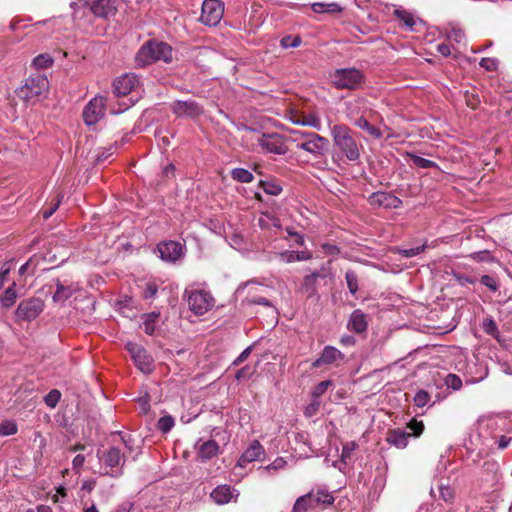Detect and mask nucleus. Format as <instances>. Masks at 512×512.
Wrapping results in <instances>:
<instances>
[{
	"instance_id": "8fccbe9b",
	"label": "nucleus",
	"mask_w": 512,
	"mask_h": 512,
	"mask_svg": "<svg viewBox=\"0 0 512 512\" xmlns=\"http://www.w3.org/2000/svg\"><path fill=\"white\" fill-rule=\"evenodd\" d=\"M61 398V393L57 389H52L44 398L45 404L50 407L54 408L58 404Z\"/></svg>"
},
{
	"instance_id": "6e6d98bb",
	"label": "nucleus",
	"mask_w": 512,
	"mask_h": 512,
	"mask_svg": "<svg viewBox=\"0 0 512 512\" xmlns=\"http://www.w3.org/2000/svg\"><path fill=\"white\" fill-rule=\"evenodd\" d=\"M480 281L484 286H486L488 289H490L493 292H496L499 288V285L493 276L483 275L481 277Z\"/></svg>"
},
{
	"instance_id": "c85d7f7f",
	"label": "nucleus",
	"mask_w": 512,
	"mask_h": 512,
	"mask_svg": "<svg viewBox=\"0 0 512 512\" xmlns=\"http://www.w3.org/2000/svg\"><path fill=\"white\" fill-rule=\"evenodd\" d=\"M280 258L286 263H293L299 261H307L312 258V254L308 251H283L280 253Z\"/></svg>"
},
{
	"instance_id": "2f4dec72",
	"label": "nucleus",
	"mask_w": 512,
	"mask_h": 512,
	"mask_svg": "<svg viewBox=\"0 0 512 512\" xmlns=\"http://www.w3.org/2000/svg\"><path fill=\"white\" fill-rule=\"evenodd\" d=\"M396 17L410 30H414V26L417 23V19L414 15L406 10H395Z\"/></svg>"
},
{
	"instance_id": "2eb2a0df",
	"label": "nucleus",
	"mask_w": 512,
	"mask_h": 512,
	"mask_svg": "<svg viewBox=\"0 0 512 512\" xmlns=\"http://www.w3.org/2000/svg\"><path fill=\"white\" fill-rule=\"evenodd\" d=\"M171 110L178 117L195 118L203 113V107L194 100H176L171 104Z\"/></svg>"
},
{
	"instance_id": "5701e85b",
	"label": "nucleus",
	"mask_w": 512,
	"mask_h": 512,
	"mask_svg": "<svg viewBox=\"0 0 512 512\" xmlns=\"http://www.w3.org/2000/svg\"><path fill=\"white\" fill-rule=\"evenodd\" d=\"M347 118L356 127L366 131L373 138L380 139L383 137L382 131L378 127L371 125L363 115H361L360 117H355V115H353V111L350 110L347 113Z\"/></svg>"
},
{
	"instance_id": "ea45409f",
	"label": "nucleus",
	"mask_w": 512,
	"mask_h": 512,
	"mask_svg": "<svg viewBox=\"0 0 512 512\" xmlns=\"http://www.w3.org/2000/svg\"><path fill=\"white\" fill-rule=\"evenodd\" d=\"M53 64V59L48 54H40L36 56L33 61L32 65L36 69H47Z\"/></svg>"
},
{
	"instance_id": "b1692460",
	"label": "nucleus",
	"mask_w": 512,
	"mask_h": 512,
	"mask_svg": "<svg viewBox=\"0 0 512 512\" xmlns=\"http://www.w3.org/2000/svg\"><path fill=\"white\" fill-rule=\"evenodd\" d=\"M197 455L202 460H209L220 452V446L215 440L201 441L196 443Z\"/></svg>"
},
{
	"instance_id": "a878e982",
	"label": "nucleus",
	"mask_w": 512,
	"mask_h": 512,
	"mask_svg": "<svg viewBox=\"0 0 512 512\" xmlns=\"http://www.w3.org/2000/svg\"><path fill=\"white\" fill-rule=\"evenodd\" d=\"M367 327L368 322L366 314L360 309L354 310L348 320L347 328L355 333H362L366 331Z\"/></svg>"
},
{
	"instance_id": "69168bd1",
	"label": "nucleus",
	"mask_w": 512,
	"mask_h": 512,
	"mask_svg": "<svg viewBox=\"0 0 512 512\" xmlns=\"http://www.w3.org/2000/svg\"><path fill=\"white\" fill-rule=\"evenodd\" d=\"M251 350L252 348L251 347H247L246 349H244L241 354L236 358V360L234 361V364L235 365H239L240 363H242L243 361H245L248 356L250 355L251 353Z\"/></svg>"
},
{
	"instance_id": "de8ad7c7",
	"label": "nucleus",
	"mask_w": 512,
	"mask_h": 512,
	"mask_svg": "<svg viewBox=\"0 0 512 512\" xmlns=\"http://www.w3.org/2000/svg\"><path fill=\"white\" fill-rule=\"evenodd\" d=\"M482 328L484 332L492 337H497L498 327L496 322L492 318H486L483 320Z\"/></svg>"
},
{
	"instance_id": "338daca9",
	"label": "nucleus",
	"mask_w": 512,
	"mask_h": 512,
	"mask_svg": "<svg viewBox=\"0 0 512 512\" xmlns=\"http://www.w3.org/2000/svg\"><path fill=\"white\" fill-rule=\"evenodd\" d=\"M437 51L444 57H448L451 54L450 46L446 43L438 44Z\"/></svg>"
},
{
	"instance_id": "423d86ee",
	"label": "nucleus",
	"mask_w": 512,
	"mask_h": 512,
	"mask_svg": "<svg viewBox=\"0 0 512 512\" xmlns=\"http://www.w3.org/2000/svg\"><path fill=\"white\" fill-rule=\"evenodd\" d=\"M255 134L254 140L257 142L261 151L275 155H284L288 151L285 138L278 133H259L255 129L246 128Z\"/></svg>"
},
{
	"instance_id": "4d7b16f0",
	"label": "nucleus",
	"mask_w": 512,
	"mask_h": 512,
	"mask_svg": "<svg viewBox=\"0 0 512 512\" xmlns=\"http://www.w3.org/2000/svg\"><path fill=\"white\" fill-rule=\"evenodd\" d=\"M424 249H425V245L417 246V247H413V248H409V249H400L399 254H401L402 256H404L406 258H411V257H414V256L420 254L421 252H423Z\"/></svg>"
},
{
	"instance_id": "4be33fe9",
	"label": "nucleus",
	"mask_w": 512,
	"mask_h": 512,
	"mask_svg": "<svg viewBox=\"0 0 512 512\" xmlns=\"http://www.w3.org/2000/svg\"><path fill=\"white\" fill-rule=\"evenodd\" d=\"M264 455V447L260 444L259 441L254 440L250 444V446L243 452L237 464L240 467H246L248 463H251L256 460H261L262 457H264Z\"/></svg>"
},
{
	"instance_id": "9b49d317",
	"label": "nucleus",
	"mask_w": 512,
	"mask_h": 512,
	"mask_svg": "<svg viewBox=\"0 0 512 512\" xmlns=\"http://www.w3.org/2000/svg\"><path fill=\"white\" fill-rule=\"evenodd\" d=\"M224 6L219 0H204L200 21L207 26H216L223 18Z\"/></svg>"
},
{
	"instance_id": "37998d69",
	"label": "nucleus",
	"mask_w": 512,
	"mask_h": 512,
	"mask_svg": "<svg viewBox=\"0 0 512 512\" xmlns=\"http://www.w3.org/2000/svg\"><path fill=\"white\" fill-rule=\"evenodd\" d=\"M357 448L358 444L355 441L346 442L342 447L341 462L346 463Z\"/></svg>"
},
{
	"instance_id": "c756f323",
	"label": "nucleus",
	"mask_w": 512,
	"mask_h": 512,
	"mask_svg": "<svg viewBox=\"0 0 512 512\" xmlns=\"http://www.w3.org/2000/svg\"><path fill=\"white\" fill-rule=\"evenodd\" d=\"M17 299L16 283L13 282L1 295L0 304L3 308L8 309L12 307Z\"/></svg>"
},
{
	"instance_id": "f257e3e1",
	"label": "nucleus",
	"mask_w": 512,
	"mask_h": 512,
	"mask_svg": "<svg viewBox=\"0 0 512 512\" xmlns=\"http://www.w3.org/2000/svg\"><path fill=\"white\" fill-rule=\"evenodd\" d=\"M333 144L349 161L360 159V145L352 135L350 127L344 124H336L331 127Z\"/></svg>"
},
{
	"instance_id": "a19ab883",
	"label": "nucleus",
	"mask_w": 512,
	"mask_h": 512,
	"mask_svg": "<svg viewBox=\"0 0 512 512\" xmlns=\"http://www.w3.org/2000/svg\"><path fill=\"white\" fill-rule=\"evenodd\" d=\"M175 425L174 418L170 415L162 416L157 422V429L162 433H168Z\"/></svg>"
},
{
	"instance_id": "0e129e2a",
	"label": "nucleus",
	"mask_w": 512,
	"mask_h": 512,
	"mask_svg": "<svg viewBox=\"0 0 512 512\" xmlns=\"http://www.w3.org/2000/svg\"><path fill=\"white\" fill-rule=\"evenodd\" d=\"M85 462V456L78 454L74 457L72 461L73 469L78 473L80 469L82 468L83 464Z\"/></svg>"
},
{
	"instance_id": "a211bd4d",
	"label": "nucleus",
	"mask_w": 512,
	"mask_h": 512,
	"mask_svg": "<svg viewBox=\"0 0 512 512\" xmlns=\"http://www.w3.org/2000/svg\"><path fill=\"white\" fill-rule=\"evenodd\" d=\"M239 495L240 493L237 489L227 484L218 485L210 493L211 499L217 505H225L231 502L235 503Z\"/></svg>"
},
{
	"instance_id": "3c124183",
	"label": "nucleus",
	"mask_w": 512,
	"mask_h": 512,
	"mask_svg": "<svg viewBox=\"0 0 512 512\" xmlns=\"http://www.w3.org/2000/svg\"><path fill=\"white\" fill-rule=\"evenodd\" d=\"M445 384L448 388L453 389L454 391L460 390L462 387V380L456 374H448L445 377Z\"/></svg>"
},
{
	"instance_id": "f03ea898",
	"label": "nucleus",
	"mask_w": 512,
	"mask_h": 512,
	"mask_svg": "<svg viewBox=\"0 0 512 512\" xmlns=\"http://www.w3.org/2000/svg\"><path fill=\"white\" fill-rule=\"evenodd\" d=\"M160 60L166 63L171 62L172 48L167 43L156 40L147 41L135 56V62L140 67H145Z\"/></svg>"
},
{
	"instance_id": "9d476101",
	"label": "nucleus",
	"mask_w": 512,
	"mask_h": 512,
	"mask_svg": "<svg viewBox=\"0 0 512 512\" xmlns=\"http://www.w3.org/2000/svg\"><path fill=\"white\" fill-rule=\"evenodd\" d=\"M126 349L131 355L135 365L145 374H149L154 369V360L152 356L139 344L128 342Z\"/></svg>"
},
{
	"instance_id": "603ef678",
	"label": "nucleus",
	"mask_w": 512,
	"mask_h": 512,
	"mask_svg": "<svg viewBox=\"0 0 512 512\" xmlns=\"http://www.w3.org/2000/svg\"><path fill=\"white\" fill-rule=\"evenodd\" d=\"M248 302L250 304H253V305H262V306H265L267 308H270L272 310V312L276 313V308L274 307V305L271 303L270 300H268L267 298L265 297H262V296H253L251 297Z\"/></svg>"
},
{
	"instance_id": "ddd939ff",
	"label": "nucleus",
	"mask_w": 512,
	"mask_h": 512,
	"mask_svg": "<svg viewBox=\"0 0 512 512\" xmlns=\"http://www.w3.org/2000/svg\"><path fill=\"white\" fill-rule=\"evenodd\" d=\"M106 98L96 96L91 99L83 110V119L87 125L96 124L104 116Z\"/></svg>"
},
{
	"instance_id": "5fc2aeb1",
	"label": "nucleus",
	"mask_w": 512,
	"mask_h": 512,
	"mask_svg": "<svg viewBox=\"0 0 512 512\" xmlns=\"http://www.w3.org/2000/svg\"><path fill=\"white\" fill-rule=\"evenodd\" d=\"M301 39L299 36H285L281 39V46L283 48H296L300 45Z\"/></svg>"
},
{
	"instance_id": "4468645a",
	"label": "nucleus",
	"mask_w": 512,
	"mask_h": 512,
	"mask_svg": "<svg viewBox=\"0 0 512 512\" xmlns=\"http://www.w3.org/2000/svg\"><path fill=\"white\" fill-rule=\"evenodd\" d=\"M506 425V418L503 416H484L478 421V434L480 437H493L494 432Z\"/></svg>"
},
{
	"instance_id": "864d4df0",
	"label": "nucleus",
	"mask_w": 512,
	"mask_h": 512,
	"mask_svg": "<svg viewBox=\"0 0 512 512\" xmlns=\"http://www.w3.org/2000/svg\"><path fill=\"white\" fill-rule=\"evenodd\" d=\"M61 198L62 196L57 195L56 199L52 201L50 207L42 210V216L44 219L50 218L53 215V213L58 209L61 203Z\"/></svg>"
},
{
	"instance_id": "dca6fc26",
	"label": "nucleus",
	"mask_w": 512,
	"mask_h": 512,
	"mask_svg": "<svg viewBox=\"0 0 512 512\" xmlns=\"http://www.w3.org/2000/svg\"><path fill=\"white\" fill-rule=\"evenodd\" d=\"M98 457L106 467H109L111 469V472L106 471V474H109L110 476L113 477L118 476V469L123 465L125 461L120 449L112 447L106 452H103V454H100V452H98Z\"/></svg>"
},
{
	"instance_id": "20e7f679",
	"label": "nucleus",
	"mask_w": 512,
	"mask_h": 512,
	"mask_svg": "<svg viewBox=\"0 0 512 512\" xmlns=\"http://www.w3.org/2000/svg\"><path fill=\"white\" fill-rule=\"evenodd\" d=\"M333 86L339 90H357L365 82V74L357 68H340L331 74Z\"/></svg>"
},
{
	"instance_id": "e2e57ef3",
	"label": "nucleus",
	"mask_w": 512,
	"mask_h": 512,
	"mask_svg": "<svg viewBox=\"0 0 512 512\" xmlns=\"http://www.w3.org/2000/svg\"><path fill=\"white\" fill-rule=\"evenodd\" d=\"M292 134L295 135V138L293 139V141L299 143L302 141H308L307 135L316 134V133L294 130V131H292Z\"/></svg>"
},
{
	"instance_id": "79ce46f5",
	"label": "nucleus",
	"mask_w": 512,
	"mask_h": 512,
	"mask_svg": "<svg viewBox=\"0 0 512 512\" xmlns=\"http://www.w3.org/2000/svg\"><path fill=\"white\" fill-rule=\"evenodd\" d=\"M346 283L349 289V292L352 295H355L358 291V276L353 270H348L345 274Z\"/></svg>"
},
{
	"instance_id": "393cba45",
	"label": "nucleus",
	"mask_w": 512,
	"mask_h": 512,
	"mask_svg": "<svg viewBox=\"0 0 512 512\" xmlns=\"http://www.w3.org/2000/svg\"><path fill=\"white\" fill-rule=\"evenodd\" d=\"M79 290L80 286L77 283L64 284L58 280L56 284V291L53 295V301L64 303Z\"/></svg>"
},
{
	"instance_id": "473e14b6",
	"label": "nucleus",
	"mask_w": 512,
	"mask_h": 512,
	"mask_svg": "<svg viewBox=\"0 0 512 512\" xmlns=\"http://www.w3.org/2000/svg\"><path fill=\"white\" fill-rule=\"evenodd\" d=\"M312 508H315V505L311 501V495L306 494L296 500L293 506V512H307Z\"/></svg>"
},
{
	"instance_id": "72a5a7b5",
	"label": "nucleus",
	"mask_w": 512,
	"mask_h": 512,
	"mask_svg": "<svg viewBox=\"0 0 512 512\" xmlns=\"http://www.w3.org/2000/svg\"><path fill=\"white\" fill-rule=\"evenodd\" d=\"M159 315L160 314L158 312H151L143 315V326L146 334L153 335Z\"/></svg>"
},
{
	"instance_id": "c9c22d12",
	"label": "nucleus",
	"mask_w": 512,
	"mask_h": 512,
	"mask_svg": "<svg viewBox=\"0 0 512 512\" xmlns=\"http://www.w3.org/2000/svg\"><path fill=\"white\" fill-rule=\"evenodd\" d=\"M296 124H301L303 126H309L316 130H320L322 127L321 119L314 113H310L302 117V120H295Z\"/></svg>"
},
{
	"instance_id": "13d9d810",
	"label": "nucleus",
	"mask_w": 512,
	"mask_h": 512,
	"mask_svg": "<svg viewBox=\"0 0 512 512\" xmlns=\"http://www.w3.org/2000/svg\"><path fill=\"white\" fill-rule=\"evenodd\" d=\"M479 64L487 71H494L497 69L498 62L494 58H482Z\"/></svg>"
},
{
	"instance_id": "7c9ffc66",
	"label": "nucleus",
	"mask_w": 512,
	"mask_h": 512,
	"mask_svg": "<svg viewBox=\"0 0 512 512\" xmlns=\"http://www.w3.org/2000/svg\"><path fill=\"white\" fill-rule=\"evenodd\" d=\"M312 10L315 13H338L342 10L341 6L338 3H323V2H315L311 5Z\"/></svg>"
},
{
	"instance_id": "49530a36",
	"label": "nucleus",
	"mask_w": 512,
	"mask_h": 512,
	"mask_svg": "<svg viewBox=\"0 0 512 512\" xmlns=\"http://www.w3.org/2000/svg\"><path fill=\"white\" fill-rule=\"evenodd\" d=\"M430 399V394L427 391L421 389L415 394L413 401L415 406L422 408L429 403Z\"/></svg>"
},
{
	"instance_id": "412c9836",
	"label": "nucleus",
	"mask_w": 512,
	"mask_h": 512,
	"mask_svg": "<svg viewBox=\"0 0 512 512\" xmlns=\"http://www.w3.org/2000/svg\"><path fill=\"white\" fill-rule=\"evenodd\" d=\"M344 359V354L334 346H325L320 357L312 362L313 368L334 364Z\"/></svg>"
},
{
	"instance_id": "c03bdc74",
	"label": "nucleus",
	"mask_w": 512,
	"mask_h": 512,
	"mask_svg": "<svg viewBox=\"0 0 512 512\" xmlns=\"http://www.w3.org/2000/svg\"><path fill=\"white\" fill-rule=\"evenodd\" d=\"M441 499L446 503H452L455 498L454 489L447 485H439L438 487Z\"/></svg>"
},
{
	"instance_id": "f704fd0d",
	"label": "nucleus",
	"mask_w": 512,
	"mask_h": 512,
	"mask_svg": "<svg viewBox=\"0 0 512 512\" xmlns=\"http://www.w3.org/2000/svg\"><path fill=\"white\" fill-rule=\"evenodd\" d=\"M261 187L266 194L277 196L282 192V186L277 180L261 181Z\"/></svg>"
},
{
	"instance_id": "bb28decb",
	"label": "nucleus",
	"mask_w": 512,
	"mask_h": 512,
	"mask_svg": "<svg viewBox=\"0 0 512 512\" xmlns=\"http://www.w3.org/2000/svg\"><path fill=\"white\" fill-rule=\"evenodd\" d=\"M308 495H311V501L315 507L319 505H330L334 502L333 495L324 487H318L311 490Z\"/></svg>"
},
{
	"instance_id": "cd10ccee",
	"label": "nucleus",
	"mask_w": 512,
	"mask_h": 512,
	"mask_svg": "<svg viewBox=\"0 0 512 512\" xmlns=\"http://www.w3.org/2000/svg\"><path fill=\"white\" fill-rule=\"evenodd\" d=\"M320 273L315 271L309 275H306L301 284L300 291L306 294L308 297H312L317 293V279L320 277Z\"/></svg>"
},
{
	"instance_id": "09e8293b",
	"label": "nucleus",
	"mask_w": 512,
	"mask_h": 512,
	"mask_svg": "<svg viewBox=\"0 0 512 512\" xmlns=\"http://www.w3.org/2000/svg\"><path fill=\"white\" fill-rule=\"evenodd\" d=\"M331 386H332L331 380L321 381L313 388L312 398L319 399Z\"/></svg>"
},
{
	"instance_id": "58836bf2",
	"label": "nucleus",
	"mask_w": 512,
	"mask_h": 512,
	"mask_svg": "<svg viewBox=\"0 0 512 512\" xmlns=\"http://www.w3.org/2000/svg\"><path fill=\"white\" fill-rule=\"evenodd\" d=\"M158 284L155 281H146L143 285L142 297L146 300L154 299L158 292Z\"/></svg>"
},
{
	"instance_id": "6ab92c4d",
	"label": "nucleus",
	"mask_w": 512,
	"mask_h": 512,
	"mask_svg": "<svg viewBox=\"0 0 512 512\" xmlns=\"http://www.w3.org/2000/svg\"><path fill=\"white\" fill-rule=\"evenodd\" d=\"M157 251L160 258L167 262H176L183 256V246L172 240L158 244Z\"/></svg>"
},
{
	"instance_id": "7ed1b4c3",
	"label": "nucleus",
	"mask_w": 512,
	"mask_h": 512,
	"mask_svg": "<svg viewBox=\"0 0 512 512\" xmlns=\"http://www.w3.org/2000/svg\"><path fill=\"white\" fill-rule=\"evenodd\" d=\"M49 82L44 74L36 73L26 79L18 90V96L26 102L35 103L46 96Z\"/></svg>"
},
{
	"instance_id": "39448f33",
	"label": "nucleus",
	"mask_w": 512,
	"mask_h": 512,
	"mask_svg": "<svg viewBox=\"0 0 512 512\" xmlns=\"http://www.w3.org/2000/svg\"><path fill=\"white\" fill-rule=\"evenodd\" d=\"M409 432L400 428L391 429L387 432L386 441L398 449H404L409 442L410 437H419L424 431V423L417 419H412L406 427Z\"/></svg>"
},
{
	"instance_id": "052dcab7",
	"label": "nucleus",
	"mask_w": 512,
	"mask_h": 512,
	"mask_svg": "<svg viewBox=\"0 0 512 512\" xmlns=\"http://www.w3.org/2000/svg\"><path fill=\"white\" fill-rule=\"evenodd\" d=\"M464 38H465V34H464V31L461 29L453 28L448 34V39L453 40L457 43H461L464 40Z\"/></svg>"
},
{
	"instance_id": "1a4fd4ad",
	"label": "nucleus",
	"mask_w": 512,
	"mask_h": 512,
	"mask_svg": "<svg viewBox=\"0 0 512 512\" xmlns=\"http://www.w3.org/2000/svg\"><path fill=\"white\" fill-rule=\"evenodd\" d=\"M188 305L196 315H204L214 306V298L205 290H193L188 294Z\"/></svg>"
},
{
	"instance_id": "f3484780",
	"label": "nucleus",
	"mask_w": 512,
	"mask_h": 512,
	"mask_svg": "<svg viewBox=\"0 0 512 512\" xmlns=\"http://www.w3.org/2000/svg\"><path fill=\"white\" fill-rule=\"evenodd\" d=\"M368 202L373 207H382L385 209H397L402 205L400 198L390 192L384 191H377L372 193L368 198Z\"/></svg>"
},
{
	"instance_id": "680f3d73",
	"label": "nucleus",
	"mask_w": 512,
	"mask_h": 512,
	"mask_svg": "<svg viewBox=\"0 0 512 512\" xmlns=\"http://www.w3.org/2000/svg\"><path fill=\"white\" fill-rule=\"evenodd\" d=\"M470 257L479 262L490 261L492 259L490 252L487 250L474 252Z\"/></svg>"
},
{
	"instance_id": "aec40b11",
	"label": "nucleus",
	"mask_w": 512,
	"mask_h": 512,
	"mask_svg": "<svg viewBox=\"0 0 512 512\" xmlns=\"http://www.w3.org/2000/svg\"><path fill=\"white\" fill-rule=\"evenodd\" d=\"M138 85L139 79L135 74H125L114 81L113 90L117 96H126Z\"/></svg>"
},
{
	"instance_id": "774afa93",
	"label": "nucleus",
	"mask_w": 512,
	"mask_h": 512,
	"mask_svg": "<svg viewBox=\"0 0 512 512\" xmlns=\"http://www.w3.org/2000/svg\"><path fill=\"white\" fill-rule=\"evenodd\" d=\"M319 406H320L319 400L312 398L311 404L306 408V413L308 415H312L313 413H315L318 410Z\"/></svg>"
},
{
	"instance_id": "bf43d9fd",
	"label": "nucleus",
	"mask_w": 512,
	"mask_h": 512,
	"mask_svg": "<svg viewBox=\"0 0 512 512\" xmlns=\"http://www.w3.org/2000/svg\"><path fill=\"white\" fill-rule=\"evenodd\" d=\"M285 230L290 237L294 238V241L297 245H299V246L304 245L305 239L302 234L295 231L292 227H287Z\"/></svg>"
},
{
	"instance_id": "6e6552de",
	"label": "nucleus",
	"mask_w": 512,
	"mask_h": 512,
	"mask_svg": "<svg viewBox=\"0 0 512 512\" xmlns=\"http://www.w3.org/2000/svg\"><path fill=\"white\" fill-rule=\"evenodd\" d=\"M307 137L308 141L297 143L296 148L311 154L314 159L325 157L329 148V140L319 134H310Z\"/></svg>"
},
{
	"instance_id": "f8f14e48",
	"label": "nucleus",
	"mask_w": 512,
	"mask_h": 512,
	"mask_svg": "<svg viewBox=\"0 0 512 512\" xmlns=\"http://www.w3.org/2000/svg\"><path fill=\"white\" fill-rule=\"evenodd\" d=\"M44 309V302L40 298H29L22 300L15 311V316L18 320L32 321Z\"/></svg>"
},
{
	"instance_id": "a18cd8bd",
	"label": "nucleus",
	"mask_w": 512,
	"mask_h": 512,
	"mask_svg": "<svg viewBox=\"0 0 512 512\" xmlns=\"http://www.w3.org/2000/svg\"><path fill=\"white\" fill-rule=\"evenodd\" d=\"M17 433V425L14 421H4L0 424V437L10 436Z\"/></svg>"
},
{
	"instance_id": "e433bc0d",
	"label": "nucleus",
	"mask_w": 512,
	"mask_h": 512,
	"mask_svg": "<svg viewBox=\"0 0 512 512\" xmlns=\"http://www.w3.org/2000/svg\"><path fill=\"white\" fill-rule=\"evenodd\" d=\"M231 176L234 180L241 183H250L254 179L253 174L249 170L244 168H234L231 171Z\"/></svg>"
},
{
	"instance_id": "4c0bfd02",
	"label": "nucleus",
	"mask_w": 512,
	"mask_h": 512,
	"mask_svg": "<svg viewBox=\"0 0 512 512\" xmlns=\"http://www.w3.org/2000/svg\"><path fill=\"white\" fill-rule=\"evenodd\" d=\"M409 156H410L413 164L418 168H422V169L437 168V169H439L438 164L432 160L423 158V157L415 155V154H410Z\"/></svg>"
},
{
	"instance_id": "0eeeda50",
	"label": "nucleus",
	"mask_w": 512,
	"mask_h": 512,
	"mask_svg": "<svg viewBox=\"0 0 512 512\" xmlns=\"http://www.w3.org/2000/svg\"><path fill=\"white\" fill-rule=\"evenodd\" d=\"M119 3V0H78L71 7L75 10V6L81 5L96 17L109 19L116 14Z\"/></svg>"
}]
</instances>
